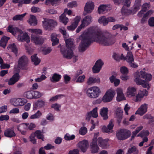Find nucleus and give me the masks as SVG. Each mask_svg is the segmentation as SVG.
<instances>
[{
	"label": "nucleus",
	"instance_id": "nucleus-12",
	"mask_svg": "<svg viewBox=\"0 0 154 154\" xmlns=\"http://www.w3.org/2000/svg\"><path fill=\"white\" fill-rule=\"evenodd\" d=\"M31 40L35 45H41L44 43L45 38L42 36L36 35L33 34L31 35Z\"/></svg>",
	"mask_w": 154,
	"mask_h": 154
},
{
	"label": "nucleus",
	"instance_id": "nucleus-55",
	"mask_svg": "<svg viewBox=\"0 0 154 154\" xmlns=\"http://www.w3.org/2000/svg\"><path fill=\"white\" fill-rule=\"evenodd\" d=\"M46 78L47 77L45 75L42 74L39 77L35 78V80L36 82H39L45 80Z\"/></svg>",
	"mask_w": 154,
	"mask_h": 154
},
{
	"label": "nucleus",
	"instance_id": "nucleus-42",
	"mask_svg": "<svg viewBox=\"0 0 154 154\" xmlns=\"http://www.w3.org/2000/svg\"><path fill=\"white\" fill-rule=\"evenodd\" d=\"M26 13H25L20 15H17L13 17L12 19L14 20L21 21L23 20V18L26 15Z\"/></svg>",
	"mask_w": 154,
	"mask_h": 154
},
{
	"label": "nucleus",
	"instance_id": "nucleus-15",
	"mask_svg": "<svg viewBox=\"0 0 154 154\" xmlns=\"http://www.w3.org/2000/svg\"><path fill=\"white\" fill-rule=\"evenodd\" d=\"M89 146L88 141L85 140L80 141L78 144V147L83 152H85Z\"/></svg>",
	"mask_w": 154,
	"mask_h": 154
},
{
	"label": "nucleus",
	"instance_id": "nucleus-10",
	"mask_svg": "<svg viewBox=\"0 0 154 154\" xmlns=\"http://www.w3.org/2000/svg\"><path fill=\"white\" fill-rule=\"evenodd\" d=\"M17 40L20 42L25 41L29 43L30 41V38L27 33L23 32L22 30H19Z\"/></svg>",
	"mask_w": 154,
	"mask_h": 154
},
{
	"label": "nucleus",
	"instance_id": "nucleus-5",
	"mask_svg": "<svg viewBox=\"0 0 154 154\" xmlns=\"http://www.w3.org/2000/svg\"><path fill=\"white\" fill-rule=\"evenodd\" d=\"M28 63L29 59L26 56L23 55L20 57L18 61L17 66H15L16 67L17 72H19L21 69H27Z\"/></svg>",
	"mask_w": 154,
	"mask_h": 154
},
{
	"label": "nucleus",
	"instance_id": "nucleus-14",
	"mask_svg": "<svg viewBox=\"0 0 154 154\" xmlns=\"http://www.w3.org/2000/svg\"><path fill=\"white\" fill-rule=\"evenodd\" d=\"M148 105L147 104L144 103L141 105L136 111L135 114L142 116L145 114L147 111Z\"/></svg>",
	"mask_w": 154,
	"mask_h": 154
},
{
	"label": "nucleus",
	"instance_id": "nucleus-40",
	"mask_svg": "<svg viewBox=\"0 0 154 154\" xmlns=\"http://www.w3.org/2000/svg\"><path fill=\"white\" fill-rule=\"evenodd\" d=\"M36 54H35L31 56L32 61L35 65H38L40 62L41 60L36 56Z\"/></svg>",
	"mask_w": 154,
	"mask_h": 154
},
{
	"label": "nucleus",
	"instance_id": "nucleus-50",
	"mask_svg": "<svg viewBox=\"0 0 154 154\" xmlns=\"http://www.w3.org/2000/svg\"><path fill=\"white\" fill-rule=\"evenodd\" d=\"M59 31L63 35L64 38H67L68 37V34L66 32V30L64 27H61L59 29Z\"/></svg>",
	"mask_w": 154,
	"mask_h": 154
},
{
	"label": "nucleus",
	"instance_id": "nucleus-59",
	"mask_svg": "<svg viewBox=\"0 0 154 154\" xmlns=\"http://www.w3.org/2000/svg\"><path fill=\"white\" fill-rule=\"evenodd\" d=\"M121 72L123 74H126L128 72V69L124 66L121 67L120 69Z\"/></svg>",
	"mask_w": 154,
	"mask_h": 154
},
{
	"label": "nucleus",
	"instance_id": "nucleus-64",
	"mask_svg": "<svg viewBox=\"0 0 154 154\" xmlns=\"http://www.w3.org/2000/svg\"><path fill=\"white\" fill-rule=\"evenodd\" d=\"M150 7V5L149 3H145L142 6V10L145 12Z\"/></svg>",
	"mask_w": 154,
	"mask_h": 154
},
{
	"label": "nucleus",
	"instance_id": "nucleus-11",
	"mask_svg": "<svg viewBox=\"0 0 154 154\" xmlns=\"http://www.w3.org/2000/svg\"><path fill=\"white\" fill-rule=\"evenodd\" d=\"M92 21V17L90 16L85 17L83 20L81 25L78 27L76 30L77 33L79 32L82 28L88 26Z\"/></svg>",
	"mask_w": 154,
	"mask_h": 154
},
{
	"label": "nucleus",
	"instance_id": "nucleus-30",
	"mask_svg": "<svg viewBox=\"0 0 154 154\" xmlns=\"http://www.w3.org/2000/svg\"><path fill=\"white\" fill-rule=\"evenodd\" d=\"M108 109L107 107H103L100 109V114L104 120L108 118Z\"/></svg>",
	"mask_w": 154,
	"mask_h": 154
},
{
	"label": "nucleus",
	"instance_id": "nucleus-1",
	"mask_svg": "<svg viewBox=\"0 0 154 154\" xmlns=\"http://www.w3.org/2000/svg\"><path fill=\"white\" fill-rule=\"evenodd\" d=\"M81 40L78 50L81 52H84L93 42L103 45H109L114 42L112 39L104 35L100 30L94 27H91L86 30L80 36Z\"/></svg>",
	"mask_w": 154,
	"mask_h": 154
},
{
	"label": "nucleus",
	"instance_id": "nucleus-52",
	"mask_svg": "<svg viewBox=\"0 0 154 154\" xmlns=\"http://www.w3.org/2000/svg\"><path fill=\"white\" fill-rule=\"evenodd\" d=\"M87 129L85 127H81L79 130V134L82 135H85L87 132Z\"/></svg>",
	"mask_w": 154,
	"mask_h": 154
},
{
	"label": "nucleus",
	"instance_id": "nucleus-31",
	"mask_svg": "<svg viewBox=\"0 0 154 154\" xmlns=\"http://www.w3.org/2000/svg\"><path fill=\"white\" fill-rule=\"evenodd\" d=\"M109 80L111 83H113L114 86L116 87L118 86L120 84V80L116 78V76L113 75L109 77Z\"/></svg>",
	"mask_w": 154,
	"mask_h": 154
},
{
	"label": "nucleus",
	"instance_id": "nucleus-47",
	"mask_svg": "<svg viewBox=\"0 0 154 154\" xmlns=\"http://www.w3.org/2000/svg\"><path fill=\"white\" fill-rule=\"evenodd\" d=\"M113 57L114 58L117 60H118L120 59H123L125 58V57L122 54L120 55L118 54L114 53Z\"/></svg>",
	"mask_w": 154,
	"mask_h": 154
},
{
	"label": "nucleus",
	"instance_id": "nucleus-51",
	"mask_svg": "<svg viewBox=\"0 0 154 154\" xmlns=\"http://www.w3.org/2000/svg\"><path fill=\"white\" fill-rule=\"evenodd\" d=\"M33 99L38 98L41 97L42 94L39 91H32Z\"/></svg>",
	"mask_w": 154,
	"mask_h": 154
},
{
	"label": "nucleus",
	"instance_id": "nucleus-60",
	"mask_svg": "<svg viewBox=\"0 0 154 154\" xmlns=\"http://www.w3.org/2000/svg\"><path fill=\"white\" fill-rule=\"evenodd\" d=\"M75 136L74 135H70L68 134H66L64 136V138L66 140H71L74 139Z\"/></svg>",
	"mask_w": 154,
	"mask_h": 154
},
{
	"label": "nucleus",
	"instance_id": "nucleus-7",
	"mask_svg": "<svg viewBox=\"0 0 154 154\" xmlns=\"http://www.w3.org/2000/svg\"><path fill=\"white\" fill-rule=\"evenodd\" d=\"M27 102V100L23 97H14L10 100V103L16 107L23 106Z\"/></svg>",
	"mask_w": 154,
	"mask_h": 154
},
{
	"label": "nucleus",
	"instance_id": "nucleus-58",
	"mask_svg": "<svg viewBox=\"0 0 154 154\" xmlns=\"http://www.w3.org/2000/svg\"><path fill=\"white\" fill-rule=\"evenodd\" d=\"M61 106L57 103L53 104L51 105V108L54 109L55 110L58 111L60 110Z\"/></svg>",
	"mask_w": 154,
	"mask_h": 154
},
{
	"label": "nucleus",
	"instance_id": "nucleus-21",
	"mask_svg": "<svg viewBox=\"0 0 154 154\" xmlns=\"http://www.w3.org/2000/svg\"><path fill=\"white\" fill-rule=\"evenodd\" d=\"M14 72H16L10 79V85H13L17 82L20 78V76L19 74V72H17L16 67L14 68Z\"/></svg>",
	"mask_w": 154,
	"mask_h": 154
},
{
	"label": "nucleus",
	"instance_id": "nucleus-36",
	"mask_svg": "<svg viewBox=\"0 0 154 154\" xmlns=\"http://www.w3.org/2000/svg\"><path fill=\"white\" fill-rule=\"evenodd\" d=\"M124 59L126 60L129 63L134 61V57L132 53L130 51H128L126 57H125Z\"/></svg>",
	"mask_w": 154,
	"mask_h": 154
},
{
	"label": "nucleus",
	"instance_id": "nucleus-63",
	"mask_svg": "<svg viewBox=\"0 0 154 154\" xmlns=\"http://www.w3.org/2000/svg\"><path fill=\"white\" fill-rule=\"evenodd\" d=\"M77 5V3L76 1H73L69 3L68 4L67 6L69 8H72L75 7Z\"/></svg>",
	"mask_w": 154,
	"mask_h": 154
},
{
	"label": "nucleus",
	"instance_id": "nucleus-6",
	"mask_svg": "<svg viewBox=\"0 0 154 154\" xmlns=\"http://www.w3.org/2000/svg\"><path fill=\"white\" fill-rule=\"evenodd\" d=\"M43 19L44 20L42 21V26L45 30H50L57 25L56 21L47 18Z\"/></svg>",
	"mask_w": 154,
	"mask_h": 154
},
{
	"label": "nucleus",
	"instance_id": "nucleus-8",
	"mask_svg": "<svg viewBox=\"0 0 154 154\" xmlns=\"http://www.w3.org/2000/svg\"><path fill=\"white\" fill-rule=\"evenodd\" d=\"M131 135V132L130 130L126 129H122L117 132L116 136L119 140H122L129 137Z\"/></svg>",
	"mask_w": 154,
	"mask_h": 154
},
{
	"label": "nucleus",
	"instance_id": "nucleus-24",
	"mask_svg": "<svg viewBox=\"0 0 154 154\" xmlns=\"http://www.w3.org/2000/svg\"><path fill=\"white\" fill-rule=\"evenodd\" d=\"M114 126V124L112 120H111L109 124L107 126V127L105 126H103L102 128V131L106 133H109L112 132V129Z\"/></svg>",
	"mask_w": 154,
	"mask_h": 154
},
{
	"label": "nucleus",
	"instance_id": "nucleus-57",
	"mask_svg": "<svg viewBox=\"0 0 154 154\" xmlns=\"http://www.w3.org/2000/svg\"><path fill=\"white\" fill-rule=\"evenodd\" d=\"M27 125V129H29V130H33L34 128H35L36 125L35 124L32 122L30 123H26Z\"/></svg>",
	"mask_w": 154,
	"mask_h": 154
},
{
	"label": "nucleus",
	"instance_id": "nucleus-46",
	"mask_svg": "<svg viewBox=\"0 0 154 154\" xmlns=\"http://www.w3.org/2000/svg\"><path fill=\"white\" fill-rule=\"evenodd\" d=\"M19 30L15 26H10V33H11L14 35H16L17 32L19 33Z\"/></svg>",
	"mask_w": 154,
	"mask_h": 154
},
{
	"label": "nucleus",
	"instance_id": "nucleus-44",
	"mask_svg": "<svg viewBox=\"0 0 154 154\" xmlns=\"http://www.w3.org/2000/svg\"><path fill=\"white\" fill-rule=\"evenodd\" d=\"M143 128V126H140L137 127L136 129L134 131L132 132L131 139H132L136 136L137 134Z\"/></svg>",
	"mask_w": 154,
	"mask_h": 154
},
{
	"label": "nucleus",
	"instance_id": "nucleus-20",
	"mask_svg": "<svg viewBox=\"0 0 154 154\" xmlns=\"http://www.w3.org/2000/svg\"><path fill=\"white\" fill-rule=\"evenodd\" d=\"M91 152L93 153L97 152L99 149L95 138L93 139L90 144Z\"/></svg>",
	"mask_w": 154,
	"mask_h": 154
},
{
	"label": "nucleus",
	"instance_id": "nucleus-48",
	"mask_svg": "<svg viewBox=\"0 0 154 154\" xmlns=\"http://www.w3.org/2000/svg\"><path fill=\"white\" fill-rule=\"evenodd\" d=\"M42 115V112L38 110L35 114L31 115L30 116V119H38L40 118Z\"/></svg>",
	"mask_w": 154,
	"mask_h": 154
},
{
	"label": "nucleus",
	"instance_id": "nucleus-45",
	"mask_svg": "<svg viewBox=\"0 0 154 154\" xmlns=\"http://www.w3.org/2000/svg\"><path fill=\"white\" fill-rule=\"evenodd\" d=\"M41 50L42 51V53L46 55L52 51V49L51 48H41Z\"/></svg>",
	"mask_w": 154,
	"mask_h": 154
},
{
	"label": "nucleus",
	"instance_id": "nucleus-54",
	"mask_svg": "<svg viewBox=\"0 0 154 154\" xmlns=\"http://www.w3.org/2000/svg\"><path fill=\"white\" fill-rule=\"evenodd\" d=\"M132 0H123L122 4L124 6L129 7L131 5Z\"/></svg>",
	"mask_w": 154,
	"mask_h": 154
},
{
	"label": "nucleus",
	"instance_id": "nucleus-28",
	"mask_svg": "<svg viewBox=\"0 0 154 154\" xmlns=\"http://www.w3.org/2000/svg\"><path fill=\"white\" fill-rule=\"evenodd\" d=\"M66 46L68 49H72L75 48V45L74 44L73 39L71 38L65 40Z\"/></svg>",
	"mask_w": 154,
	"mask_h": 154
},
{
	"label": "nucleus",
	"instance_id": "nucleus-35",
	"mask_svg": "<svg viewBox=\"0 0 154 154\" xmlns=\"http://www.w3.org/2000/svg\"><path fill=\"white\" fill-rule=\"evenodd\" d=\"M57 35L55 33H52L51 37V39L52 42L53 46L57 45L59 43V40L56 37Z\"/></svg>",
	"mask_w": 154,
	"mask_h": 154
},
{
	"label": "nucleus",
	"instance_id": "nucleus-26",
	"mask_svg": "<svg viewBox=\"0 0 154 154\" xmlns=\"http://www.w3.org/2000/svg\"><path fill=\"white\" fill-rule=\"evenodd\" d=\"M98 142L99 146L103 148H106L108 146L107 143L108 140H103L102 138L99 137L98 139Z\"/></svg>",
	"mask_w": 154,
	"mask_h": 154
},
{
	"label": "nucleus",
	"instance_id": "nucleus-25",
	"mask_svg": "<svg viewBox=\"0 0 154 154\" xmlns=\"http://www.w3.org/2000/svg\"><path fill=\"white\" fill-rule=\"evenodd\" d=\"M123 110L121 108H117L116 111V117L119 123H120L122 118Z\"/></svg>",
	"mask_w": 154,
	"mask_h": 154
},
{
	"label": "nucleus",
	"instance_id": "nucleus-16",
	"mask_svg": "<svg viewBox=\"0 0 154 154\" xmlns=\"http://www.w3.org/2000/svg\"><path fill=\"white\" fill-rule=\"evenodd\" d=\"M116 91L117 94L116 99L117 101L120 102L126 100L125 97L123 93V90L122 88H117Z\"/></svg>",
	"mask_w": 154,
	"mask_h": 154
},
{
	"label": "nucleus",
	"instance_id": "nucleus-9",
	"mask_svg": "<svg viewBox=\"0 0 154 154\" xmlns=\"http://www.w3.org/2000/svg\"><path fill=\"white\" fill-rule=\"evenodd\" d=\"M116 93L115 91L112 88L108 89L103 97L102 100L104 102H110L114 98Z\"/></svg>",
	"mask_w": 154,
	"mask_h": 154
},
{
	"label": "nucleus",
	"instance_id": "nucleus-27",
	"mask_svg": "<svg viewBox=\"0 0 154 154\" xmlns=\"http://www.w3.org/2000/svg\"><path fill=\"white\" fill-rule=\"evenodd\" d=\"M121 12L122 15L125 16H127L130 14H134L136 12H135L134 11V9L133 7L132 10L128 9L126 8L125 6H124L122 8Z\"/></svg>",
	"mask_w": 154,
	"mask_h": 154
},
{
	"label": "nucleus",
	"instance_id": "nucleus-53",
	"mask_svg": "<svg viewBox=\"0 0 154 154\" xmlns=\"http://www.w3.org/2000/svg\"><path fill=\"white\" fill-rule=\"evenodd\" d=\"M85 76L84 75H80L77 79L76 82L79 83H82L84 82Z\"/></svg>",
	"mask_w": 154,
	"mask_h": 154
},
{
	"label": "nucleus",
	"instance_id": "nucleus-61",
	"mask_svg": "<svg viewBox=\"0 0 154 154\" xmlns=\"http://www.w3.org/2000/svg\"><path fill=\"white\" fill-rule=\"evenodd\" d=\"M63 96V95L62 94H60L56 95L55 96L51 97L50 99L49 100L51 102H54L56 101L58 99L60 98L61 96Z\"/></svg>",
	"mask_w": 154,
	"mask_h": 154
},
{
	"label": "nucleus",
	"instance_id": "nucleus-19",
	"mask_svg": "<svg viewBox=\"0 0 154 154\" xmlns=\"http://www.w3.org/2000/svg\"><path fill=\"white\" fill-rule=\"evenodd\" d=\"M97 111V107L94 108L92 111L88 113L86 116V119L88 121L91 117L95 118L97 117L98 116Z\"/></svg>",
	"mask_w": 154,
	"mask_h": 154
},
{
	"label": "nucleus",
	"instance_id": "nucleus-62",
	"mask_svg": "<svg viewBox=\"0 0 154 154\" xmlns=\"http://www.w3.org/2000/svg\"><path fill=\"white\" fill-rule=\"evenodd\" d=\"M10 49H11L12 52L17 55V49L14 44L10 45Z\"/></svg>",
	"mask_w": 154,
	"mask_h": 154
},
{
	"label": "nucleus",
	"instance_id": "nucleus-13",
	"mask_svg": "<svg viewBox=\"0 0 154 154\" xmlns=\"http://www.w3.org/2000/svg\"><path fill=\"white\" fill-rule=\"evenodd\" d=\"M60 50L63 57L67 59H70L72 58L73 53L72 49H68L67 51H65L64 47L62 46Z\"/></svg>",
	"mask_w": 154,
	"mask_h": 154
},
{
	"label": "nucleus",
	"instance_id": "nucleus-38",
	"mask_svg": "<svg viewBox=\"0 0 154 154\" xmlns=\"http://www.w3.org/2000/svg\"><path fill=\"white\" fill-rule=\"evenodd\" d=\"M60 21L64 24L65 25L67 24L69 21L68 18L66 17V14L63 13L59 17Z\"/></svg>",
	"mask_w": 154,
	"mask_h": 154
},
{
	"label": "nucleus",
	"instance_id": "nucleus-33",
	"mask_svg": "<svg viewBox=\"0 0 154 154\" xmlns=\"http://www.w3.org/2000/svg\"><path fill=\"white\" fill-rule=\"evenodd\" d=\"M27 129V125L26 123L20 125L17 127V129L20 131L22 134H24L26 133L24 130Z\"/></svg>",
	"mask_w": 154,
	"mask_h": 154
},
{
	"label": "nucleus",
	"instance_id": "nucleus-17",
	"mask_svg": "<svg viewBox=\"0 0 154 154\" xmlns=\"http://www.w3.org/2000/svg\"><path fill=\"white\" fill-rule=\"evenodd\" d=\"M103 64V63L101 60H98L96 62L92 68L93 72L94 73L99 72Z\"/></svg>",
	"mask_w": 154,
	"mask_h": 154
},
{
	"label": "nucleus",
	"instance_id": "nucleus-37",
	"mask_svg": "<svg viewBox=\"0 0 154 154\" xmlns=\"http://www.w3.org/2000/svg\"><path fill=\"white\" fill-rule=\"evenodd\" d=\"M27 31L32 33L35 34L36 35H42V29H28Z\"/></svg>",
	"mask_w": 154,
	"mask_h": 154
},
{
	"label": "nucleus",
	"instance_id": "nucleus-39",
	"mask_svg": "<svg viewBox=\"0 0 154 154\" xmlns=\"http://www.w3.org/2000/svg\"><path fill=\"white\" fill-rule=\"evenodd\" d=\"M61 77V76L60 75L55 73L53 75L51 80L53 82H56L60 80Z\"/></svg>",
	"mask_w": 154,
	"mask_h": 154
},
{
	"label": "nucleus",
	"instance_id": "nucleus-32",
	"mask_svg": "<svg viewBox=\"0 0 154 154\" xmlns=\"http://www.w3.org/2000/svg\"><path fill=\"white\" fill-rule=\"evenodd\" d=\"M9 39V38L5 36H3L0 40V46L4 48H5Z\"/></svg>",
	"mask_w": 154,
	"mask_h": 154
},
{
	"label": "nucleus",
	"instance_id": "nucleus-2",
	"mask_svg": "<svg viewBox=\"0 0 154 154\" xmlns=\"http://www.w3.org/2000/svg\"><path fill=\"white\" fill-rule=\"evenodd\" d=\"M137 89L134 87L129 86L127 88L125 94L128 97H133V100L135 102H140L142 99L148 95V92L145 89L140 90L137 94Z\"/></svg>",
	"mask_w": 154,
	"mask_h": 154
},
{
	"label": "nucleus",
	"instance_id": "nucleus-4",
	"mask_svg": "<svg viewBox=\"0 0 154 154\" xmlns=\"http://www.w3.org/2000/svg\"><path fill=\"white\" fill-rule=\"evenodd\" d=\"M87 96L91 99H95L99 97L101 91L99 88L97 86L90 87L86 90Z\"/></svg>",
	"mask_w": 154,
	"mask_h": 154
},
{
	"label": "nucleus",
	"instance_id": "nucleus-43",
	"mask_svg": "<svg viewBox=\"0 0 154 154\" xmlns=\"http://www.w3.org/2000/svg\"><path fill=\"white\" fill-rule=\"evenodd\" d=\"M32 91H29L25 92L24 94V96L29 99H33Z\"/></svg>",
	"mask_w": 154,
	"mask_h": 154
},
{
	"label": "nucleus",
	"instance_id": "nucleus-29",
	"mask_svg": "<svg viewBox=\"0 0 154 154\" xmlns=\"http://www.w3.org/2000/svg\"><path fill=\"white\" fill-rule=\"evenodd\" d=\"M27 22L32 26H35L37 24V20L35 16L34 15H30Z\"/></svg>",
	"mask_w": 154,
	"mask_h": 154
},
{
	"label": "nucleus",
	"instance_id": "nucleus-22",
	"mask_svg": "<svg viewBox=\"0 0 154 154\" xmlns=\"http://www.w3.org/2000/svg\"><path fill=\"white\" fill-rule=\"evenodd\" d=\"M110 9L109 6L102 5L99 7L98 9V13L100 14H103L110 10Z\"/></svg>",
	"mask_w": 154,
	"mask_h": 154
},
{
	"label": "nucleus",
	"instance_id": "nucleus-56",
	"mask_svg": "<svg viewBox=\"0 0 154 154\" xmlns=\"http://www.w3.org/2000/svg\"><path fill=\"white\" fill-rule=\"evenodd\" d=\"M149 134V132L148 131H143L139 134L137 137H143L144 136H148Z\"/></svg>",
	"mask_w": 154,
	"mask_h": 154
},
{
	"label": "nucleus",
	"instance_id": "nucleus-49",
	"mask_svg": "<svg viewBox=\"0 0 154 154\" xmlns=\"http://www.w3.org/2000/svg\"><path fill=\"white\" fill-rule=\"evenodd\" d=\"M34 134H35V136H36L38 139H41L42 140H44V137L42 132L40 131H36Z\"/></svg>",
	"mask_w": 154,
	"mask_h": 154
},
{
	"label": "nucleus",
	"instance_id": "nucleus-34",
	"mask_svg": "<svg viewBox=\"0 0 154 154\" xmlns=\"http://www.w3.org/2000/svg\"><path fill=\"white\" fill-rule=\"evenodd\" d=\"M141 0H135L133 8L135 12H137L140 9L141 5Z\"/></svg>",
	"mask_w": 154,
	"mask_h": 154
},
{
	"label": "nucleus",
	"instance_id": "nucleus-23",
	"mask_svg": "<svg viewBox=\"0 0 154 154\" xmlns=\"http://www.w3.org/2000/svg\"><path fill=\"white\" fill-rule=\"evenodd\" d=\"M80 19L81 18L80 17H76L74 19V22L71 25L67 27V29L69 30H74L78 26Z\"/></svg>",
	"mask_w": 154,
	"mask_h": 154
},
{
	"label": "nucleus",
	"instance_id": "nucleus-3",
	"mask_svg": "<svg viewBox=\"0 0 154 154\" xmlns=\"http://www.w3.org/2000/svg\"><path fill=\"white\" fill-rule=\"evenodd\" d=\"M134 81L138 85H141L145 88L148 89L150 88L148 82L145 81L141 79V78L145 79L147 81H150L152 78V75L150 74H147L141 71H137L134 73Z\"/></svg>",
	"mask_w": 154,
	"mask_h": 154
},
{
	"label": "nucleus",
	"instance_id": "nucleus-41",
	"mask_svg": "<svg viewBox=\"0 0 154 154\" xmlns=\"http://www.w3.org/2000/svg\"><path fill=\"white\" fill-rule=\"evenodd\" d=\"M98 21L100 23L102 24L103 26H106L108 24L107 18L104 16L100 17L98 19Z\"/></svg>",
	"mask_w": 154,
	"mask_h": 154
},
{
	"label": "nucleus",
	"instance_id": "nucleus-18",
	"mask_svg": "<svg viewBox=\"0 0 154 154\" xmlns=\"http://www.w3.org/2000/svg\"><path fill=\"white\" fill-rule=\"evenodd\" d=\"M94 5L93 2L91 1L87 2L84 7V11L87 13H90L94 9Z\"/></svg>",
	"mask_w": 154,
	"mask_h": 154
}]
</instances>
